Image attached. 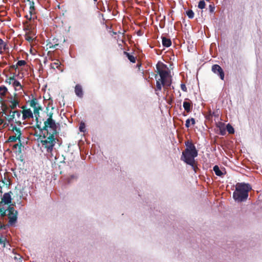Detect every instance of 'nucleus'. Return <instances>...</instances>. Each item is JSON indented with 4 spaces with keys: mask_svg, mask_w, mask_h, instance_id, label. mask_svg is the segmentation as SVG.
Listing matches in <instances>:
<instances>
[{
    "mask_svg": "<svg viewBox=\"0 0 262 262\" xmlns=\"http://www.w3.org/2000/svg\"><path fill=\"white\" fill-rule=\"evenodd\" d=\"M57 124L53 119L48 118L44 122V125L42 129L44 131L42 139L40 141L42 146L47 149L48 152H52L56 140L55 137L58 134L57 130Z\"/></svg>",
    "mask_w": 262,
    "mask_h": 262,
    "instance_id": "f257e3e1",
    "label": "nucleus"
},
{
    "mask_svg": "<svg viewBox=\"0 0 262 262\" xmlns=\"http://www.w3.org/2000/svg\"><path fill=\"white\" fill-rule=\"evenodd\" d=\"M167 66L163 63H158L156 65V72L158 73L160 78L156 81V88L155 91H161L162 86L165 90L168 89L172 83V80L169 76V72L166 70Z\"/></svg>",
    "mask_w": 262,
    "mask_h": 262,
    "instance_id": "f03ea898",
    "label": "nucleus"
},
{
    "mask_svg": "<svg viewBox=\"0 0 262 262\" xmlns=\"http://www.w3.org/2000/svg\"><path fill=\"white\" fill-rule=\"evenodd\" d=\"M167 66L163 63H158L156 65V72L158 73L160 78L156 81V88L155 91H161L162 86L165 90L168 89L172 83V80L169 76V72L166 70Z\"/></svg>",
    "mask_w": 262,
    "mask_h": 262,
    "instance_id": "7ed1b4c3",
    "label": "nucleus"
},
{
    "mask_svg": "<svg viewBox=\"0 0 262 262\" xmlns=\"http://www.w3.org/2000/svg\"><path fill=\"white\" fill-rule=\"evenodd\" d=\"M252 189L249 184L238 183L235 186V190L233 194V198L237 202L246 201L248 196V192Z\"/></svg>",
    "mask_w": 262,
    "mask_h": 262,
    "instance_id": "20e7f679",
    "label": "nucleus"
},
{
    "mask_svg": "<svg viewBox=\"0 0 262 262\" xmlns=\"http://www.w3.org/2000/svg\"><path fill=\"white\" fill-rule=\"evenodd\" d=\"M198 156V151H190L187 149H185L182 152L181 160L186 164L191 166L194 170L195 166L194 158Z\"/></svg>",
    "mask_w": 262,
    "mask_h": 262,
    "instance_id": "39448f33",
    "label": "nucleus"
},
{
    "mask_svg": "<svg viewBox=\"0 0 262 262\" xmlns=\"http://www.w3.org/2000/svg\"><path fill=\"white\" fill-rule=\"evenodd\" d=\"M8 213V216L9 219V222L12 224L16 222L17 220V212L13 207L9 206L7 209Z\"/></svg>",
    "mask_w": 262,
    "mask_h": 262,
    "instance_id": "423d86ee",
    "label": "nucleus"
},
{
    "mask_svg": "<svg viewBox=\"0 0 262 262\" xmlns=\"http://www.w3.org/2000/svg\"><path fill=\"white\" fill-rule=\"evenodd\" d=\"M27 1L30 3L29 14L26 15V17L29 20L34 19L37 17L35 14L34 3L30 0Z\"/></svg>",
    "mask_w": 262,
    "mask_h": 262,
    "instance_id": "0eeeda50",
    "label": "nucleus"
},
{
    "mask_svg": "<svg viewBox=\"0 0 262 262\" xmlns=\"http://www.w3.org/2000/svg\"><path fill=\"white\" fill-rule=\"evenodd\" d=\"M47 46L51 49H57L58 47L59 46V41L58 39L54 37L51 39H48L47 40Z\"/></svg>",
    "mask_w": 262,
    "mask_h": 262,
    "instance_id": "6e6552de",
    "label": "nucleus"
},
{
    "mask_svg": "<svg viewBox=\"0 0 262 262\" xmlns=\"http://www.w3.org/2000/svg\"><path fill=\"white\" fill-rule=\"evenodd\" d=\"M212 71L215 74L218 75L222 80L224 79V72L222 68L218 64H214L212 66Z\"/></svg>",
    "mask_w": 262,
    "mask_h": 262,
    "instance_id": "1a4fd4ad",
    "label": "nucleus"
},
{
    "mask_svg": "<svg viewBox=\"0 0 262 262\" xmlns=\"http://www.w3.org/2000/svg\"><path fill=\"white\" fill-rule=\"evenodd\" d=\"M21 113L23 114V120H24L33 118V114L30 108H28L26 110H23Z\"/></svg>",
    "mask_w": 262,
    "mask_h": 262,
    "instance_id": "9d476101",
    "label": "nucleus"
},
{
    "mask_svg": "<svg viewBox=\"0 0 262 262\" xmlns=\"http://www.w3.org/2000/svg\"><path fill=\"white\" fill-rule=\"evenodd\" d=\"M183 107L187 113H189L191 112V110L192 108V103L190 100H188V101H185L183 102Z\"/></svg>",
    "mask_w": 262,
    "mask_h": 262,
    "instance_id": "9b49d317",
    "label": "nucleus"
},
{
    "mask_svg": "<svg viewBox=\"0 0 262 262\" xmlns=\"http://www.w3.org/2000/svg\"><path fill=\"white\" fill-rule=\"evenodd\" d=\"M8 49V45L0 38V54H3L5 51Z\"/></svg>",
    "mask_w": 262,
    "mask_h": 262,
    "instance_id": "f8f14e48",
    "label": "nucleus"
},
{
    "mask_svg": "<svg viewBox=\"0 0 262 262\" xmlns=\"http://www.w3.org/2000/svg\"><path fill=\"white\" fill-rule=\"evenodd\" d=\"M75 92L76 95L79 97H82L83 91L81 86L80 84H76L75 87Z\"/></svg>",
    "mask_w": 262,
    "mask_h": 262,
    "instance_id": "ddd939ff",
    "label": "nucleus"
},
{
    "mask_svg": "<svg viewBox=\"0 0 262 262\" xmlns=\"http://www.w3.org/2000/svg\"><path fill=\"white\" fill-rule=\"evenodd\" d=\"M34 33L32 31H29L26 33L25 38L26 40L31 43L34 39Z\"/></svg>",
    "mask_w": 262,
    "mask_h": 262,
    "instance_id": "4468645a",
    "label": "nucleus"
},
{
    "mask_svg": "<svg viewBox=\"0 0 262 262\" xmlns=\"http://www.w3.org/2000/svg\"><path fill=\"white\" fill-rule=\"evenodd\" d=\"M11 196L9 193H5L2 198V201L6 204H9L11 202Z\"/></svg>",
    "mask_w": 262,
    "mask_h": 262,
    "instance_id": "2eb2a0df",
    "label": "nucleus"
},
{
    "mask_svg": "<svg viewBox=\"0 0 262 262\" xmlns=\"http://www.w3.org/2000/svg\"><path fill=\"white\" fill-rule=\"evenodd\" d=\"M162 45L165 47H169L171 45V41L170 38L162 36Z\"/></svg>",
    "mask_w": 262,
    "mask_h": 262,
    "instance_id": "dca6fc26",
    "label": "nucleus"
},
{
    "mask_svg": "<svg viewBox=\"0 0 262 262\" xmlns=\"http://www.w3.org/2000/svg\"><path fill=\"white\" fill-rule=\"evenodd\" d=\"M186 148L185 149H187L190 151H198L195 148L194 144L191 142H187L186 143Z\"/></svg>",
    "mask_w": 262,
    "mask_h": 262,
    "instance_id": "f3484780",
    "label": "nucleus"
},
{
    "mask_svg": "<svg viewBox=\"0 0 262 262\" xmlns=\"http://www.w3.org/2000/svg\"><path fill=\"white\" fill-rule=\"evenodd\" d=\"M124 55H125L128 60L132 63H135L136 62V57L133 56V55L130 54L129 53L124 51L123 52Z\"/></svg>",
    "mask_w": 262,
    "mask_h": 262,
    "instance_id": "a211bd4d",
    "label": "nucleus"
},
{
    "mask_svg": "<svg viewBox=\"0 0 262 262\" xmlns=\"http://www.w3.org/2000/svg\"><path fill=\"white\" fill-rule=\"evenodd\" d=\"M10 102L11 104L10 105L9 107L12 110H14L19 104L18 100L15 98L13 100H10Z\"/></svg>",
    "mask_w": 262,
    "mask_h": 262,
    "instance_id": "6ab92c4d",
    "label": "nucleus"
},
{
    "mask_svg": "<svg viewBox=\"0 0 262 262\" xmlns=\"http://www.w3.org/2000/svg\"><path fill=\"white\" fill-rule=\"evenodd\" d=\"M77 178H78L77 176H76L75 174H71V175L69 176V177H68L67 178V182L69 184L73 182L74 181H76L77 179Z\"/></svg>",
    "mask_w": 262,
    "mask_h": 262,
    "instance_id": "aec40b11",
    "label": "nucleus"
},
{
    "mask_svg": "<svg viewBox=\"0 0 262 262\" xmlns=\"http://www.w3.org/2000/svg\"><path fill=\"white\" fill-rule=\"evenodd\" d=\"M213 170L216 176L221 177L223 175V173L217 165H215L213 168Z\"/></svg>",
    "mask_w": 262,
    "mask_h": 262,
    "instance_id": "412c9836",
    "label": "nucleus"
},
{
    "mask_svg": "<svg viewBox=\"0 0 262 262\" xmlns=\"http://www.w3.org/2000/svg\"><path fill=\"white\" fill-rule=\"evenodd\" d=\"M8 90L7 88L5 86H0V95L2 97H4L6 96V93H7Z\"/></svg>",
    "mask_w": 262,
    "mask_h": 262,
    "instance_id": "4be33fe9",
    "label": "nucleus"
},
{
    "mask_svg": "<svg viewBox=\"0 0 262 262\" xmlns=\"http://www.w3.org/2000/svg\"><path fill=\"white\" fill-rule=\"evenodd\" d=\"M22 144L19 142V143L15 144L13 145V148L17 149V152L18 154L21 153Z\"/></svg>",
    "mask_w": 262,
    "mask_h": 262,
    "instance_id": "5701e85b",
    "label": "nucleus"
},
{
    "mask_svg": "<svg viewBox=\"0 0 262 262\" xmlns=\"http://www.w3.org/2000/svg\"><path fill=\"white\" fill-rule=\"evenodd\" d=\"M37 105H38V102L36 98H34L30 101V105L31 107L34 108L35 107H36Z\"/></svg>",
    "mask_w": 262,
    "mask_h": 262,
    "instance_id": "b1692460",
    "label": "nucleus"
},
{
    "mask_svg": "<svg viewBox=\"0 0 262 262\" xmlns=\"http://www.w3.org/2000/svg\"><path fill=\"white\" fill-rule=\"evenodd\" d=\"M12 130L16 132V135H17V137H19V138H20V136L21 135V133L19 128H17L16 126H14L12 127Z\"/></svg>",
    "mask_w": 262,
    "mask_h": 262,
    "instance_id": "393cba45",
    "label": "nucleus"
},
{
    "mask_svg": "<svg viewBox=\"0 0 262 262\" xmlns=\"http://www.w3.org/2000/svg\"><path fill=\"white\" fill-rule=\"evenodd\" d=\"M17 140H18L19 142H20V139L19 138V137H17L16 136H11L8 138L9 142H16Z\"/></svg>",
    "mask_w": 262,
    "mask_h": 262,
    "instance_id": "a878e982",
    "label": "nucleus"
},
{
    "mask_svg": "<svg viewBox=\"0 0 262 262\" xmlns=\"http://www.w3.org/2000/svg\"><path fill=\"white\" fill-rule=\"evenodd\" d=\"M35 120H36V127L38 129H39L40 130L43 131V129H42V127H41V122L39 121V119L37 117L35 118Z\"/></svg>",
    "mask_w": 262,
    "mask_h": 262,
    "instance_id": "bb28decb",
    "label": "nucleus"
},
{
    "mask_svg": "<svg viewBox=\"0 0 262 262\" xmlns=\"http://www.w3.org/2000/svg\"><path fill=\"white\" fill-rule=\"evenodd\" d=\"M226 128L229 134H233L234 133V129L230 124H227Z\"/></svg>",
    "mask_w": 262,
    "mask_h": 262,
    "instance_id": "cd10ccee",
    "label": "nucleus"
},
{
    "mask_svg": "<svg viewBox=\"0 0 262 262\" xmlns=\"http://www.w3.org/2000/svg\"><path fill=\"white\" fill-rule=\"evenodd\" d=\"M12 84H13V86L15 88L19 86V87H20V89H21L23 88V86L21 85L20 83L18 81L15 80V79H14V81L12 82Z\"/></svg>",
    "mask_w": 262,
    "mask_h": 262,
    "instance_id": "c85d7f7f",
    "label": "nucleus"
},
{
    "mask_svg": "<svg viewBox=\"0 0 262 262\" xmlns=\"http://www.w3.org/2000/svg\"><path fill=\"white\" fill-rule=\"evenodd\" d=\"M11 113L12 114L8 116L7 118V119L9 122H11L15 118V114H13V111L12 112L11 111L10 113L11 114Z\"/></svg>",
    "mask_w": 262,
    "mask_h": 262,
    "instance_id": "c756f323",
    "label": "nucleus"
},
{
    "mask_svg": "<svg viewBox=\"0 0 262 262\" xmlns=\"http://www.w3.org/2000/svg\"><path fill=\"white\" fill-rule=\"evenodd\" d=\"M186 14L189 18H192L194 17V13L192 10H188L186 12Z\"/></svg>",
    "mask_w": 262,
    "mask_h": 262,
    "instance_id": "7c9ffc66",
    "label": "nucleus"
},
{
    "mask_svg": "<svg viewBox=\"0 0 262 262\" xmlns=\"http://www.w3.org/2000/svg\"><path fill=\"white\" fill-rule=\"evenodd\" d=\"M206 4L204 1H201L199 2L198 4V7L200 9H204L205 7Z\"/></svg>",
    "mask_w": 262,
    "mask_h": 262,
    "instance_id": "2f4dec72",
    "label": "nucleus"
},
{
    "mask_svg": "<svg viewBox=\"0 0 262 262\" xmlns=\"http://www.w3.org/2000/svg\"><path fill=\"white\" fill-rule=\"evenodd\" d=\"M15 79V76L13 75L12 77H10L6 79V82L7 83H9V84H11L12 82L14 81Z\"/></svg>",
    "mask_w": 262,
    "mask_h": 262,
    "instance_id": "473e14b6",
    "label": "nucleus"
},
{
    "mask_svg": "<svg viewBox=\"0 0 262 262\" xmlns=\"http://www.w3.org/2000/svg\"><path fill=\"white\" fill-rule=\"evenodd\" d=\"M6 210L3 208H0V215L1 217H4L6 215Z\"/></svg>",
    "mask_w": 262,
    "mask_h": 262,
    "instance_id": "72a5a7b5",
    "label": "nucleus"
},
{
    "mask_svg": "<svg viewBox=\"0 0 262 262\" xmlns=\"http://www.w3.org/2000/svg\"><path fill=\"white\" fill-rule=\"evenodd\" d=\"M26 64V61H25L24 60H19L17 62V64L18 67L23 66H25Z\"/></svg>",
    "mask_w": 262,
    "mask_h": 262,
    "instance_id": "f704fd0d",
    "label": "nucleus"
},
{
    "mask_svg": "<svg viewBox=\"0 0 262 262\" xmlns=\"http://www.w3.org/2000/svg\"><path fill=\"white\" fill-rule=\"evenodd\" d=\"M21 111H13V114H15V115H16V117L18 119H19L20 117V116H21Z\"/></svg>",
    "mask_w": 262,
    "mask_h": 262,
    "instance_id": "c9c22d12",
    "label": "nucleus"
},
{
    "mask_svg": "<svg viewBox=\"0 0 262 262\" xmlns=\"http://www.w3.org/2000/svg\"><path fill=\"white\" fill-rule=\"evenodd\" d=\"M33 112H34L35 118H36V117L39 118V111H38V110L34 108Z\"/></svg>",
    "mask_w": 262,
    "mask_h": 262,
    "instance_id": "e433bc0d",
    "label": "nucleus"
},
{
    "mask_svg": "<svg viewBox=\"0 0 262 262\" xmlns=\"http://www.w3.org/2000/svg\"><path fill=\"white\" fill-rule=\"evenodd\" d=\"M209 11L211 13H213L214 12L215 7L214 5H210L209 6Z\"/></svg>",
    "mask_w": 262,
    "mask_h": 262,
    "instance_id": "4c0bfd02",
    "label": "nucleus"
},
{
    "mask_svg": "<svg viewBox=\"0 0 262 262\" xmlns=\"http://www.w3.org/2000/svg\"><path fill=\"white\" fill-rule=\"evenodd\" d=\"M181 90L184 91V92H187V88L185 85V84H181Z\"/></svg>",
    "mask_w": 262,
    "mask_h": 262,
    "instance_id": "58836bf2",
    "label": "nucleus"
},
{
    "mask_svg": "<svg viewBox=\"0 0 262 262\" xmlns=\"http://www.w3.org/2000/svg\"><path fill=\"white\" fill-rule=\"evenodd\" d=\"M18 67L17 63L16 64H13L10 67V70L14 69L16 70L18 68Z\"/></svg>",
    "mask_w": 262,
    "mask_h": 262,
    "instance_id": "ea45409f",
    "label": "nucleus"
},
{
    "mask_svg": "<svg viewBox=\"0 0 262 262\" xmlns=\"http://www.w3.org/2000/svg\"><path fill=\"white\" fill-rule=\"evenodd\" d=\"M190 119H188L186 120V123H185V126L187 128H188L189 126H190Z\"/></svg>",
    "mask_w": 262,
    "mask_h": 262,
    "instance_id": "a19ab883",
    "label": "nucleus"
},
{
    "mask_svg": "<svg viewBox=\"0 0 262 262\" xmlns=\"http://www.w3.org/2000/svg\"><path fill=\"white\" fill-rule=\"evenodd\" d=\"M84 128V124H80V127H79V130L81 131V132H84V130L83 129Z\"/></svg>",
    "mask_w": 262,
    "mask_h": 262,
    "instance_id": "79ce46f5",
    "label": "nucleus"
},
{
    "mask_svg": "<svg viewBox=\"0 0 262 262\" xmlns=\"http://www.w3.org/2000/svg\"><path fill=\"white\" fill-rule=\"evenodd\" d=\"M7 109H8V107H7V105H5L4 106V108L3 110V112L2 113L6 114V111H7Z\"/></svg>",
    "mask_w": 262,
    "mask_h": 262,
    "instance_id": "37998d69",
    "label": "nucleus"
},
{
    "mask_svg": "<svg viewBox=\"0 0 262 262\" xmlns=\"http://www.w3.org/2000/svg\"><path fill=\"white\" fill-rule=\"evenodd\" d=\"M34 108V109L38 110V111H40L42 110V107H41V106H39V105H36V107H35Z\"/></svg>",
    "mask_w": 262,
    "mask_h": 262,
    "instance_id": "c03bdc74",
    "label": "nucleus"
},
{
    "mask_svg": "<svg viewBox=\"0 0 262 262\" xmlns=\"http://www.w3.org/2000/svg\"><path fill=\"white\" fill-rule=\"evenodd\" d=\"M53 113L52 112H50L49 114H48V118L53 119Z\"/></svg>",
    "mask_w": 262,
    "mask_h": 262,
    "instance_id": "a18cd8bd",
    "label": "nucleus"
},
{
    "mask_svg": "<svg viewBox=\"0 0 262 262\" xmlns=\"http://www.w3.org/2000/svg\"><path fill=\"white\" fill-rule=\"evenodd\" d=\"M191 121V124L192 125H194L195 123V119L193 118H191L190 119V122Z\"/></svg>",
    "mask_w": 262,
    "mask_h": 262,
    "instance_id": "49530a36",
    "label": "nucleus"
},
{
    "mask_svg": "<svg viewBox=\"0 0 262 262\" xmlns=\"http://www.w3.org/2000/svg\"><path fill=\"white\" fill-rule=\"evenodd\" d=\"M0 123L1 124H4V125L7 124V123L4 121V120L2 119H0Z\"/></svg>",
    "mask_w": 262,
    "mask_h": 262,
    "instance_id": "de8ad7c7",
    "label": "nucleus"
},
{
    "mask_svg": "<svg viewBox=\"0 0 262 262\" xmlns=\"http://www.w3.org/2000/svg\"><path fill=\"white\" fill-rule=\"evenodd\" d=\"M5 226L1 222H0V229H5Z\"/></svg>",
    "mask_w": 262,
    "mask_h": 262,
    "instance_id": "09e8293b",
    "label": "nucleus"
},
{
    "mask_svg": "<svg viewBox=\"0 0 262 262\" xmlns=\"http://www.w3.org/2000/svg\"><path fill=\"white\" fill-rule=\"evenodd\" d=\"M15 123L18 125H20L22 123L19 120L16 121Z\"/></svg>",
    "mask_w": 262,
    "mask_h": 262,
    "instance_id": "8fccbe9b",
    "label": "nucleus"
},
{
    "mask_svg": "<svg viewBox=\"0 0 262 262\" xmlns=\"http://www.w3.org/2000/svg\"><path fill=\"white\" fill-rule=\"evenodd\" d=\"M0 244H4V241L1 237H0Z\"/></svg>",
    "mask_w": 262,
    "mask_h": 262,
    "instance_id": "3c124183",
    "label": "nucleus"
},
{
    "mask_svg": "<svg viewBox=\"0 0 262 262\" xmlns=\"http://www.w3.org/2000/svg\"><path fill=\"white\" fill-rule=\"evenodd\" d=\"M21 108L23 109V110H27L26 108V106H25V105L23 106Z\"/></svg>",
    "mask_w": 262,
    "mask_h": 262,
    "instance_id": "603ef678",
    "label": "nucleus"
},
{
    "mask_svg": "<svg viewBox=\"0 0 262 262\" xmlns=\"http://www.w3.org/2000/svg\"><path fill=\"white\" fill-rule=\"evenodd\" d=\"M53 64L55 65L56 68H58V67L59 66L58 62H55L53 63Z\"/></svg>",
    "mask_w": 262,
    "mask_h": 262,
    "instance_id": "864d4df0",
    "label": "nucleus"
},
{
    "mask_svg": "<svg viewBox=\"0 0 262 262\" xmlns=\"http://www.w3.org/2000/svg\"><path fill=\"white\" fill-rule=\"evenodd\" d=\"M1 189H2V187H1V186H0V192H1Z\"/></svg>",
    "mask_w": 262,
    "mask_h": 262,
    "instance_id": "5fc2aeb1",
    "label": "nucleus"
},
{
    "mask_svg": "<svg viewBox=\"0 0 262 262\" xmlns=\"http://www.w3.org/2000/svg\"><path fill=\"white\" fill-rule=\"evenodd\" d=\"M157 75H156V76H155L156 78H157Z\"/></svg>",
    "mask_w": 262,
    "mask_h": 262,
    "instance_id": "6e6d98bb",
    "label": "nucleus"
},
{
    "mask_svg": "<svg viewBox=\"0 0 262 262\" xmlns=\"http://www.w3.org/2000/svg\"><path fill=\"white\" fill-rule=\"evenodd\" d=\"M23 124H26V123L25 122H23Z\"/></svg>",
    "mask_w": 262,
    "mask_h": 262,
    "instance_id": "4d7b16f0",
    "label": "nucleus"
}]
</instances>
